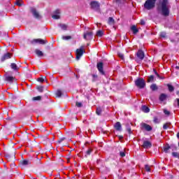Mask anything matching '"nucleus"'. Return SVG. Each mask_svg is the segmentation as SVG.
Masks as SVG:
<instances>
[{"mask_svg":"<svg viewBox=\"0 0 179 179\" xmlns=\"http://www.w3.org/2000/svg\"><path fill=\"white\" fill-rule=\"evenodd\" d=\"M157 10L162 15V16H165V17H167V16L170 15V5L169 3V0H162L159 1L158 6H157Z\"/></svg>","mask_w":179,"mask_h":179,"instance_id":"nucleus-1","label":"nucleus"},{"mask_svg":"<svg viewBox=\"0 0 179 179\" xmlns=\"http://www.w3.org/2000/svg\"><path fill=\"white\" fill-rule=\"evenodd\" d=\"M134 85L138 89H145L146 87V81L142 78H138L135 80Z\"/></svg>","mask_w":179,"mask_h":179,"instance_id":"nucleus-2","label":"nucleus"},{"mask_svg":"<svg viewBox=\"0 0 179 179\" xmlns=\"http://www.w3.org/2000/svg\"><path fill=\"white\" fill-rule=\"evenodd\" d=\"M156 1L157 0H147L144 3V8L148 10L153 9L156 6Z\"/></svg>","mask_w":179,"mask_h":179,"instance_id":"nucleus-3","label":"nucleus"},{"mask_svg":"<svg viewBox=\"0 0 179 179\" xmlns=\"http://www.w3.org/2000/svg\"><path fill=\"white\" fill-rule=\"evenodd\" d=\"M83 54H85V50H83V47H81L76 50V59L77 61H79L80 58L83 56Z\"/></svg>","mask_w":179,"mask_h":179,"instance_id":"nucleus-4","label":"nucleus"},{"mask_svg":"<svg viewBox=\"0 0 179 179\" xmlns=\"http://www.w3.org/2000/svg\"><path fill=\"white\" fill-rule=\"evenodd\" d=\"M91 6V9H93V10H100V3H99L96 1H91L90 3Z\"/></svg>","mask_w":179,"mask_h":179,"instance_id":"nucleus-5","label":"nucleus"},{"mask_svg":"<svg viewBox=\"0 0 179 179\" xmlns=\"http://www.w3.org/2000/svg\"><path fill=\"white\" fill-rule=\"evenodd\" d=\"M31 13H32L34 17H35V19L37 20H40L41 17H43L41 15H40V13H38V11H37V10L34 8H31Z\"/></svg>","mask_w":179,"mask_h":179,"instance_id":"nucleus-6","label":"nucleus"},{"mask_svg":"<svg viewBox=\"0 0 179 179\" xmlns=\"http://www.w3.org/2000/svg\"><path fill=\"white\" fill-rule=\"evenodd\" d=\"M96 68L101 75H106V72H104V64L103 62H98Z\"/></svg>","mask_w":179,"mask_h":179,"instance_id":"nucleus-7","label":"nucleus"},{"mask_svg":"<svg viewBox=\"0 0 179 179\" xmlns=\"http://www.w3.org/2000/svg\"><path fill=\"white\" fill-rule=\"evenodd\" d=\"M17 80L16 79L15 77L6 75L5 82H7V83H10V85H12V83H16Z\"/></svg>","mask_w":179,"mask_h":179,"instance_id":"nucleus-8","label":"nucleus"},{"mask_svg":"<svg viewBox=\"0 0 179 179\" xmlns=\"http://www.w3.org/2000/svg\"><path fill=\"white\" fill-rule=\"evenodd\" d=\"M83 38L87 41H90L93 40V32L92 31H87L83 35Z\"/></svg>","mask_w":179,"mask_h":179,"instance_id":"nucleus-9","label":"nucleus"},{"mask_svg":"<svg viewBox=\"0 0 179 179\" xmlns=\"http://www.w3.org/2000/svg\"><path fill=\"white\" fill-rule=\"evenodd\" d=\"M31 44H36L38 43V44H41L42 45H44V44H47L48 41H47V39L38 38V39H34L33 41H31Z\"/></svg>","mask_w":179,"mask_h":179,"instance_id":"nucleus-10","label":"nucleus"},{"mask_svg":"<svg viewBox=\"0 0 179 179\" xmlns=\"http://www.w3.org/2000/svg\"><path fill=\"white\" fill-rule=\"evenodd\" d=\"M12 54L7 52L4 54L1 57V62H4V61H6V59H10L11 58Z\"/></svg>","mask_w":179,"mask_h":179,"instance_id":"nucleus-11","label":"nucleus"},{"mask_svg":"<svg viewBox=\"0 0 179 179\" xmlns=\"http://www.w3.org/2000/svg\"><path fill=\"white\" fill-rule=\"evenodd\" d=\"M136 55H137V58L138 59H141V61H142L143 58H145V52H143L142 50H139L137 52Z\"/></svg>","mask_w":179,"mask_h":179,"instance_id":"nucleus-12","label":"nucleus"},{"mask_svg":"<svg viewBox=\"0 0 179 179\" xmlns=\"http://www.w3.org/2000/svg\"><path fill=\"white\" fill-rule=\"evenodd\" d=\"M114 128L116 131H118L119 132H121L122 131V126L121 125V122H117L114 124Z\"/></svg>","mask_w":179,"mask_h":179,"instance_id":"nucleus-13","label":"nucleus"},{"mask_svg":"<svg viewBox=\"0 0 179 179\" xmlns=\"http://www.w3.org/2000/svg\"><path fill=\"white\" fill-rule=\"evenodd\" d=\"M142 146L144 149H149L152 148V143L149 141H143Z\"/></svg>","mask_w":179,"mask_h":179,"instance_id":"nucleus-14","label":"nucleus"},{"mask_svg":"<svg viewBox=\"0 0 179 179\" xmlns=\"http://www.w3.org/2000/svg\"><path fill=\"white\" fill-rule=\"evenodd\" d=\"M5 157L7 159L8 162H10L12 160H15V154L13 153L12 155H10V154L6 153L5 155Z\"/></svg>","mask_w":179,"mask_h":179,"instance_id":"nucleus-15","label":"nucleus"},{"mask_svg":"<svg viewBox=\"0 0 179 179\" xmlns=\"http://www.w3.org/2000/svg\"><path fill=\"white\" fill-rule=\"evenodd\" d=\"M141 127H142V128H144V129H145V131H148V132H150V131H152V129L151 126L146 123H142Z\"/></svg>","mask_w":179,"mask_h":179,"instance_id":"nucleus-16","label":"nucleus"},{"mask_svg":"<svg viewBox=\"0 0 179 179\" xmlns=\"http://www.w3.org/2000/svg\"><path fill=\"white\" fill-rule=\"evenodd\" d=\"M10 66L11 69H13V71H14L15 72H17V71H19L20 69L19 66H17V64L15 63H11Z\"/></svg>","mask_w":179,"mask_h":179,"instance_id":"nucleus-17","label":"nucleus"},{"mask_svg":"<svg viewBox=\"0 0 179 179\" xmlns=\"http://www.w3.org/2000/svg\"><path fill=\"white\" fill-rule=\"evenodd\" d=\"M131 30L133 31V34H138V33H139V29H138L135 25L131 26Z\"/></svg>","mask_w":179,"mask_h":179,"instance_id":"nucleus-18","label":"nucleus"},{"mask_svg":"<svg viewBox=\"0 0 179 179\" xmlns=\"http://www.w3.org/2000/svg\"><path fill=\"white\" fill-rule=\"evenodd\" d=\"M8 99L10 100H12V101H15V100H16L17 99V97L15 95H13V94L8 92Z\"/></svg>","mask_w":179,"mask_h":179,"instance_id":"nucleus-19","label":"nucleus"},{"mask_svg":"<svg viewBox=\"0 0 179 179\" xmlns=\"http://www.w3.org/2000/svg\"><path fill=\"white\" fill-rule=\"evenodd\" d=\"M166 99H167V94H161L159 95V101H164Z\"/></svg>","mask_w":179,"mask_h":179,"instance_id":"nucleus-20","label":"nucleus"},{"mask_svg":"<svg viewBox=\"0 0 179 179\" xmlns=\"http://www.w3.org/2000/svg\"><path fill=\"white\" fill-rule=\"evenodd\" d=\"M21 166H28V164H31L30 161L27 159H23L20 161Z\"/></svg>","mask_w":179,"mask_h":179,"instance_id":"nucleus-21","label":"nucleus"},{"mask_svg":"<svg viewBox=\"0 0 179 179\" xmlns=\"http://www.w3.org/2000/svg\"><path fill=\"white\" fill-rule=\"evenodd\" d=\"M35 54H36L38 57H44V53L38 49L35 50Z\"/></svg>","mask_w":179,"mask_h":179,"instance_id":"nucleus-22","label":"nucleus"},{"mask_svg":"<svg viewBox=\"0 0 179 179\" xmlns=\"http://www.w3.org/2000/svg\"><path fill=\"white\" fill-rule=\"evenodd\" d=\"M141 110L143 113H149L150 111V109L149 108V107L146 106H143L141 107Z\"/></svg>","mask_w":179,"mask_h":179,"instance_id":"nucleus-23","label":"nucleus"},{"mask_svg":"<svg viewBox=\"0 0 179 179\" xmlns=\"http://www.w3.org/2000/svg\"><path fill=\"white\" fill-rule=\"evenodd\" d=\"M150 87L152 92H156L159 89L156 84H152Z\"/></svg>","mask_w":179,"mask_h":179,"instance_id":"nucleus-24","label":"nucleus"},{"mask_svg":"<svg viewBox=\"0 0 179 179\" xmlns=\"http://www.w3.org/2000/svg\"><path fill=\"white\" fill-rule=\"evenodd\" d=\"M108 23L110 25L115 24V20L112 17H110L108 20Z\"/></svg>","mask_w":179,"mask_h":179,"instance_id":"nucleus-25","label":"nucleus"},{"mask_svg":"<svg viewBox=\"0 0 179 179\" xmlns=\"http://www.w3.org/2000/svg\"><path fill=\"white\" fill-rule=\"evenodd\" d=\"M103 35H104V31H103V30H98L96 31L97 37H103Z\"/></svg>","mask_w":179,"mask_h":179,"instance_id":"nucleus-26","label":"nucleus"},{"mask_svg":"<svg viewBox=\"0 0 179 179\" xmlns=\"http://www.w3.org/2000/svg\"><path fill=\"white\" fill-rule=\"evenodd\" d=\"M64 94L62 93V90H57L56 93H55V95L57 97H62V96Z\"/></svg>","mask_w":179,"mask_h":179,"instance_id":"nucleus-27","label":"nucleus"},{"mask_svg":"<svg viewBox=\"0 0 179 179\" xmlns=\"http://www.w3.org/2000/svg\"><path fill=\"white\" fill-rule=\"evenodd\" d=\"M153 80H155V76L151 75L148 77V80H147V83H150V82H153Z\"/></svg>","mask_w":179,"mask_h":179,"instance_id":"nucleus-28","label":"nucleus"},{"mask_svg":"<svg viewBox=\"0 0 179 179\" xmlns=\"http://www.w3.org/2000/svg\"><path fill=\"white\" fill-rule=\"evenodd\" d=\"M153 72L155 75H156V76L159 78V79H164V77L160 76V75L159 74V73H157L155 69H153Z\"/></svg>","mask_w":179,"mask_h":179,"instance_id":"nucleus-29","label":"nucleus"},{"mask_svg":"<svg viewBox=\"0 0 179 179\" xmlns=\"http://www.w3.org/2000/svg\"><path fill=\"white\" fill-rule=\"evenodd\" d=\"M101 112H102L101 107L96 108V114L97 115H101Z\"/></svg>","mask_w":179,"mask_h":179,"instance_id":"nucleus-30","label":"nucleus"},{"mask_svg":"<svg viewBox=\"0 0 179 179\" xmlns=\"http://www.w3.org/2000/svg\"><path fill=\"white\" fill-rule=\"evenodd\" d=\"M170 149H171V146L170 145L165 146L164 147V152L165 153H169V150H170Z\"/></svg>","mask_w":179,"mask_h":179,"instance_id":"nucleus-31","label":"nucleus"},{"mask_svg":"<svg viewBox=\"0 0 179 179\" xmlns=\"http://www.w3.org/2000/svg\"><path fill=\"white\" fill-rule=\"evenodd\" d=\"M36 89L39 93H43V92H44V87L43 86H38Z\"/></svg>","mask_w":179,"mask_h":179,"instance_id":"nucleus-32","label":"nucleus"},{"mask_svg":"<svg viewBox=\"0 0 179 179\" xmlns=\"http://www.w3.org/2000/svg\"><path fill=\"white\" fill-rule=\"evenodd\" d=\"M92 152H93V150L92 148H89L86 152H85V156H90V155L92 154Z\"/></svg>","mask_w":179,"mask_h":179,"instance_id":"nucleus-33","label":"nucleus"},{"mask_svg":"<svg viewBox=\"0 0 179 179\" xmlns=\"http://www.w3.org/2000/svg\"><path fill=\"white\" fill-rule=\"evenodd\" d=\"M92 82H96V80H97V79H99V76H97L96 74H92Z\"/></svg>","mask_w":179,"mask_h":179,"instance_id":"nucleus-34","label":"nucleus"},{"mask_svg":"<svg viewBox=\"0 0 179 179\" xmlns=\"http://www.w3.org/2000/svg\"><path fill=\"white\" fill-rule=\"evenodd\" d=\"M169 92H174V87L170 84L167 85Z\"/></svg>","mask_w":179,"mask_h":179,"instance_id":"nucleus-35","label":"nucleus"},{"mask_svg":"<svg viewBox=\"0 0 179 179\" xmlns=\"http://www.w3.org/2000/svg\"><path fill=\"white\" fill-rule=\"evenodd\" d=\"M32 100H34V101H40L41 100V96H34L33 97Z\"/></svg>","mask_w":179,"mask_h":179,"instance_id":"nucleus-36","label":"nucleus"},{"mask_svg":"<svg viewBox=\"0 0 179 179\" xmlns=\"http://www.w3.org/2000/svg\"><path fill=\"white\" fill-rule=\"evenodd\" d=\"M62 40H71L72 38V36H63L62 37Z\"/></svg>","mask_w":179,"mask_h":179,"instance_id":"nucleus-37","label":"nucleus"},{"mask_svg":"<svg viewBox=\"0 0 179 179\" xmlns=\"http://www.w3.org/2000/svg\"><path fill=\"white\" fill-rule=\"evenodd\" d=\"M60 27L62 30H66L68 29V26L65 24H60Z\"/></svg>","mask_w":179,"mask_h":179,"instance_id":"nucleus-38","label":"nucleus"},{"mask_svg":"<svg viewBox=\"0 0 179 179\" xmlns=\"http://www.w3.org/2000/svg\"><path fill=\"white\" fill-rule=\"evenodd\" d=\"M46 77H41L37 79L38 82H40V83H43L44 82V79H45Z\"/></svg>","mask_w":179,"mask_h":179,"instance_id":"nucleus-39","label":"nucleus"},{"mask_svg":"<svg viewBox=\"0 0 179 179\" xmlns=\"http://www.w3.org/2000/svg\"><path fill=\"white\" fill-rule=\"evenodd\" d=\"M66 138L65 137L61 138L58 140V143H62V142H64V141H66Z\"/></svg>","mask_w":179,"mask_h":179,"instance_id":"nucleus-40","label":"nucleus"},{"mask_svg":"<svg viewBox=\"0 0 179 179\" xmlns=\"http://www.w3.org/2000/svg\"><path fill=\"white\" fill-rule=\"evenodd\" d=\"M172 156H173V157H176L179 159L178 152H172Z\"/></svg>","mask_w":179,"mask_h":179,"instance_id":"nucleus-41","label":"nucleus"},{"mask_svg":"<svg viewBox=\"0 0 179 179\" xmlns=\"http://www.w3.org/2000/svg\"><path fill=\"white\" fill-rule=\"evenodd\" d=\"M153 122H155V124H159V122H160L159 121V118H157V117H154Z\"/></svg>","mask_w":179,"mask_h":179,"instance_id":"nucleus-42","label":"nucleus"},{"mask_svg":"<svg viewBox=\"0 0 179 179\" xmlns=\"http://www.w3.org/2000/svg\"><path fill=\"white\" fill-rule=\"evenodd\" d=\"M145 171L150 172V166L149 165L145 166Z\"/></svg>","mask_w":179,"mask_h":179,"instance_id":"nucleus-43","label":"nucleus"},{"mask_svg":"<svg viewBox=\"0 0 179 179\" xmlns=\"http://www.w3.org/2000/svg\"><path fill=\"white\" fill-rule=\"evenodd\" d=\"M120 157H125V152L124 151H120Z\"/></svg>","mask_w":179,"mask_h":179,"instance_id":"nucleus-44","label":"nucleus"},{"mask_svg":"<svg viewBox=\"0 0 179 179\" xmlns=\"http://www.w3.org/2000/svg\"><path fill=\"white\" fill-rule=\"evenodd\" d=\"M127 132H128V134H129V135H131V134H132V129H131L130 127H129L127 128Z\"/></svg>","mask_w":179,"mask_h":179,"instance_id":"nucleus-45","label":"nucleus"},{"mask_svg":"<svg viewBox=\"0 0 179 179\" xmlns=\"http://www.w3.org/2000/svg\"><path fill=\"white\" fill-rule=\"evenodd\" d=\"M52 19H55V20H58L59 19V15H53L52 16Z\"/></svg>","mask_w":179,"mask_h":179,"instance_id":"nucleus-46","label":"nucleus"},{"mask_svg":"<svg viewBox=\"0 0 179 179\" xmlns=\"http://www.w3.org/2000/svg\"><path fill=\"white\" fill-rule=\"evenodd\" d=\"M166 35V32H161L160 33V37H162V38H165Z\"/></svg>","mask_w":179,"mask_h":179,"instance_id":"nucleus-47","label":"nucleus"},{"mask_svg":"<svg viewBox=\"0 0 179 179\" xmlns=\"http://www.w3.org/2000/svg\"><path fill=\"white\" fill-rule=\"evenodd\" d=\"M76 107L80 108V107H82L83 105H82L81 102H76Z\"/></svg>","mask_w":179,"mask_h":179,"instance_id":"nucleus-48","label":"nucleus"},{"mask_svg":"<svg viewBox=\"0 0 179 179\" xmlns=\"http://www.w3.org/2000/svg\"><path fill=\"white\" fill-rule=\"evenodd\" d=\"M169 129V124L167 123L164 124L163 125V129Z\"/></svg>","mask_w":179,"mask_h":179,"instance_id":"nucleus-49","label":"nucleus"},{"mask_svg":"<svg viewBox=\"0 0 179 179\" xmlns=\"http://www.w3.org/2000/svg\"><path fill=\"white\" fill-rule=\"evenodd\" d=\"M118 57L121 58V59H124V54L122 53H118Z\"/></svg>","mask_w":179,"mask_h":179,"instance_id":"nucleus-50","label":"nucleus"},{"mask_svg":"<svg viewBox=\"0 0 179 179\" xmlns=\"http://www.w3.org/2000/svg\"><path fill=\"white\" fill-rule=\"evenodd\" d=\"M164 113L166 115H170V111L167 110H164Z\"/></svg>","mask_w":179,"mask_h":179,"instance_id":"nucleus-51","label":"nucleus"},{"mask_svg":"<svg viewBox=\"0 0 179 179\" xmlns=\"http://www.w3.org/2000/svg\"><path fill=\"white\" fill-rule=\"evenodd\" d=\"M140 23H141V24H142L143 26H145V20H141Z\"/></svg>","mask_w":179,"mask_h":179,"instance_id":"nucleus-52","label":"nucleus"},{"mask_svg":"<svg viewBox=\"0 0 179 179\" xmlns=\"http://www.w3.org/2000/svg\"><path fill=\"white\" fill-rule=\"evenodd\" d=\"M173 148V150H177V146L175 145H171V148Z\"/></svg>","mask_w":179,"mask_h":179,"instance_id":"nucleus-53","label":"nucleus"},{"mask_svg":"<svg viewBox=\"0 0 179 179\" xmlns=\"http://www.w3.org/2000/svg\"><path fill=\"white\" fill-rule=\"evenodd\" d=\"M16 5H17V6H22V4L20 3V2H19V1L16 2Z\"/></svg>","mask_w":179,"mask_h":179,"instance_id":"nucleus-54","label":"nucleus"},{"mask_svg":"<svg viewBox=\"0 0 179 179\" xmlns=\"http://www.w3.org/2000/svg\"><path fill=\"white\" fill-rule=\"evenodd\" d=\"M117 2H125V0H116Z\"/></svg>","mask_w":179,"mask_h":179,"instance_id":"nucleus-55","label":"nucleus"},{"mask_svg":"<svg viewBox=\"0 0 179 179\" xmlns=\"http://www.w3.org/2000/svg\"><path fill=\"white\" fill-rule=\"evenodd\" d=\"M119 139H120V140L124 139V136H119Z\"/></svg>","mask_w":179,"mask_h":179,"instance_id":"nucleus-56","label":"nucleus"},{"mask_svg":"<svg viewBox=\"0 0 179 179\" xmlns=\"http://www.w3.org/2000/svg\"><path fill=\"white\" fill-rule=\"evenodd\" d=\"M176 101H177V103H178V106L179 107V99H178V98L176 99Z\"/></svg>","mask_w":179,"mask_h":179,"instance_id":"nucleus-57","label":"nucleus"},{"mask_svg":"<svg viewBox=\"0 0 179 179\" xmlns=\"http://www.w3.org/2000/svg\"><path fill=\"white\" fill-rule=\"evenodd\" d=\"M176 94H177V96H178V97H179V91L176 92Z\"/></svg>","mask_w":179,"mask_h":179,"instance_id":"nucleus-58","label":"nucleus"},{"mask_svg":"<svg viewBox=\"0 0 179 179\" xmlns=\"http://www.w3.org/2000/svg\"><path fill=\"white\" fill-rule=\"evenodd\" d=\"M176 69H179V66H176Z\"/></svg>","mask_w":179,"mask_h":179,"instance_id":"nucleus-59","label":"nucleus"},{"mask_svg":"<svg viewBox=\"0 0 179 179\" xmlns=\"http://www.w3.org/2000/svg\"><path fill=\"white\" fill-rule=\"evenodd\" d=\"M6 131H9V128L6 127Z\"/></svg>","mask_w":179,"mask_h":179,"instance_id":"nucleus-60","label":"nucleus"},{"mask_svg":"<svg viewBox=\"0 0 179 179\" xmlns=\"http://www.w3.org/2000/svg\"><path fill=\"white\" fill-rule=\"evenodd\" d=\"M21 179H24V178H22Z\"/></svg>","mask_w":179,"mask_h":179,"instance_id":"nucleus-61","label":"nucleus"},{"mask_svg":"<svg viewBox=\"0 0 179 179\" xmlns=\"http://www.w3.org/2000/svg\"><path fill=\"white\" fill-rule=\"evenodd\" d=\"M178 146H179V142H178Z\"/></svg>","mask_w":179,"mask_h":179,"instance_id":"nucleus-62","label":"nucleus"}]
</instances>
